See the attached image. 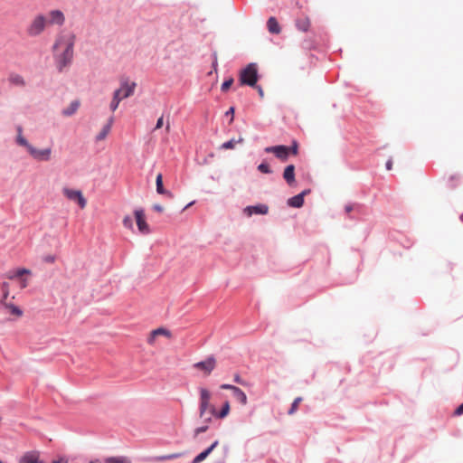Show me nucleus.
Returning <instances> with one entry per match:
<instances>
[{
  "instance_id": "30",
  "label": "nucleus",
  "mask_w": 463,
  "mask_h": 463,
  "mask_svg": "<svg viewBox=\"0 0 463 463\" xmlns=\"http://www.w3.org/2000/svg\"><path fill=\"white\" fill-rule=\"evenodd\" d=\"M257 168L263 174H270L272 172L269 165L265 162L260 163Z\"/></svg>"
},
{
  "instance_id": "31",
  "label": "nucleus",
  "mask_w": 463,
  "mask_h": 463,
  "mask_svg": "<svg viewBox=\"0 0 463 463\" xmlns=\"http://www.w3.org/2000/svg\"><path fill=\"white\" fill-rule=\"evenodd\" d=\"M153 335H165L167 337H170L171 332L169 330L165 329V328L159 327L157 329L153 330Z\"/></svg>"
},
{
  "instance_id": "40",
  "label": "nucleus",
  "mask_w": 463,
  "mask_h": 463,
  "mask_svg": "<svg viewBox=\"0 0 463 463\" xmlns=\"http://www.w3.org/2000/svg\"><path fill=\"white\" fill-rule=\"evenodd\" d=\"M109 463H125V460L123 458H109L107 460Z\"/></svg>"
},
{
  "instance_id": "60",
  "label": "nucleus",
  "mask_w": 463,
  "mask_h": 463,
  "mask_svg": "<svg viewBox=\"0 0 463 463\" xmlns=\"http://www.w3.org/2000/svg\"><path fill=\"white\" fill-rule=\"evenodd\" d=\"M37 463H44L43 461H41V460L39 459V456H38V455H37Z\"/></svg>"
},
{
  "instance_id": "50",
  "label": "nucleus",
  "mask_w": 463,
  "mask_h": 463,
  "mask_svg": "<svg viewBox=\"0 0 463 463\" xmlns=\"http://www.w3.org/2000/svg\"><path fill=\"white\" fill-rule=\"evenodd\" d=\"M7 278L10 279H17L19 278L18 276H14V271H10L7 275Z\"/></svg>"
},
{
  "instance_id": "9",
  "label": "nucleus",
  "mask_w": 463,
  "mask_h": 463,
  "mask_svg": "<svg viewBox=\"0 0 463 463\" xmlns=\"http://www.w3.org/2000/svg\"><path fill=\"white\" fill-rule=\"evenodd\" d=\"M33 159L37 161H49L52 155V149L51 147L43 148V149H37L33 146L30 147V150L28 152Z\"/></svg>"
},
{
  "instance_id": "33",
  "label": "nucleus",
  "mask_w": 463,
  "mask_h": 463,
  "mask_svg": "<svg viewBox=\"0 0 463 463\" xmlns=\"http://www.w3.org/2000/svg\"><path fill=\"white\" fill-rule=\"evenodd\" d=\"M123 225L126 228L132 230L133 229V218L129 215L125 216L123 219Z\"/></svg>"
},
{
  "instance_id": "44",
  "label": "nucleus",
  "mask_w": 463,
  "mask_h": 463,
  "mask_svg": "<svg viewBox=\"0 0 463 463\" xmlns=\"http://www.w3.org/2000/svg\"><path fill=\"white\" fill-rule=\"evenodd\" d=\"M226 116H231L232 118L231 120L232 121L233 119V115H234V108L233 107H231L225 113Z\"/></svg>"
},
{
  "instance_id": "21",
  "label": "nucleus",
  "mask_w": 463,
  "mask_h": 463,
  "mask_svg": "<svg viewBox=\"0 0 463 463\" xmlns=\"http://www.w3.org/2000/svg\"><path fill=\"white\" fill-rule=\"evenodd\" d=\"M310 22L307 17L298 18L296 20V27L301 32H307Z\"/></svg>"
},
{
  "instance_id": "20",
  "label": "nucleus",
  "mask_w": 463,
  "mask_h": 463,
  "mask_svg": "<svg viewBox=\"0 0 463 463\" xmlns=\"http://www.w3.org/2000/svg\"><path fill=\"white\" fill-rule=\"evenodd\" d=\"M183 453H173L168 455H163V456H156L150 458L148 460L151 462H161V461H166V460H172L178 458L182 457Z\"/></svg>"
},
{
  "instance_id": "22",
  "label": "nucleus",
  "mask_w": 463,
  "mask_h": 463,
  "mask_svg": "<svg viewBox=\"0 0 463 463\" xmlns=\"http://www.w3.org/2000/svg\"><path fill=\"white\" fill-rule=\"evenodd\" d=\"M244 142V139L240 137L238 139L232 138L224 143H222L220 146L221 149H233L236 144H241Z\"/></svg>"
},
{
  "instance_id": "14",
  "label": "nucleus",
  "mask_w": 463,
  "mask_h": 463,
  "mask_svg": "<svg viewBox=\"0 0 463 463\" xmlns=\"http://www.w3.org/2000/svg\"><path fill=\"white\" fill-rule=\"evenodd\" d=\"M8 81L11 85L24 88L26 85L24 77L18 73L11 72L8 77Z\"/></svg>"
},
{
  "instance_id": "55",
  "label": "nucleus",
  "mask_w": 463,
  "mask_h": 463,
  "mask_svg": "<svg viewBox=\"0 0 463 463\" xmlns=\"http://www.w3.org/2000/svg\"><path fill=\"white\" fill-rule=\"evenodd\" d=\"M211 421H212V418H211V417H208V418H205V419H204V422H205V424H207V425H208V423H210Z\"/></svg>"
},
{
  "instance_id": "3",
  "label": "nucleus",
  "mask_w": 463,
  "mask_h": 463,
  "mask_svg": "<svg viewBox=\"0 0 463 463\" xmlns=\"http://www.w3.org/2000/svg\"><path fill=\"white\" fill-rule=\"evenodd\" d=\"M136 86V82L128 83V80H121L120 88L116 90L113 93V98L109 105L110 109L115 111L122 99L132 96Z\"/></svg>"
},
{
  "instance_id": "6",
  "label": "nucleus",
  "mask_w": 463,
  "mask_h": 463,
  "mask_svg": "<svg viewBox=\"0 0 463 463\" xmlns=\"http://www.w3.org/2000/svg\"><path fill=\"white\" fill-rule=\"evenodd\" d=\"M134 214H135L138 231L142 234H149L150 228H149V225L146 222L144 210L141 208L137 209V210H135Z\"/></svg>"
},
{
  "instance_id": "13",
  "label": "nucleus",
  "mask_w": 463,
  "mask_h": 463,
  "mask_svg": "<svg viewBox=\"0 0 463 463\" xmlns=\"http://www.w3.org/2000/svg\"><path fill=\"white\" fill-rule=\"evenodd\" d=\"M283 178L288 185H292L295 183V165H288L285 167L283 172Z\"/></svg>"
},
{
  "instance_id": "15",
  "label": "nucleus",
  "mask_w": 463,
  "mask_h": 463,
  "mask_svg": "<svg viewBox=\"0 0 463 463\" xmlns=\"http://www.w3.org/2000/svg\"><path fill=\"white\" fill-rule=\"evenodd\" d=\"M290 154V148L287 146L279 145L275 146V156L285 161L288 159V156Z\"/></svg>"
},
{
  "instance_id": "28",
  "label": "nucleus",
  "mask_w": 463,
  "mask_h": 463,
  "mask_svg": "<svg viewBox=\"0 0 463 463\" xmlns=\"http://www.w3.org/2000/svg\"><path fill=\"white\" fill-rule=\"evenodd\" d=\"M2 305L5 306V308L9 309L10 313L13 315L22 316V314H23V311L20 309V307H18L17 306H14V304H6L5 302V304H2Z\"/></svg>"
},
{
  "instance_id": "19",
  "label": "nucleus",
  "mask_w": 463,
  "mask_h": 463,
  "mask_svg": "<svg viewBox=\"0 0 463 463\" xmlns=\"http://www.w3.org/2000/svg\"><path fill=\"white\" fill-rule=\"evenodd\" d=\"M80 105V103L79 100H72L67 108L62 109V115L66 117L72 116L78 110Z\"/></svg>"
},
{
  "instance_id": "27",
  "label": "nucleus",
  "mask_w": 463,
  "mask_h": 463,
  "mask_svg": "<svg viewBox=\"0 0 463 463\" xmlns=\"http://www.w3.org/2000/svg\"><path fill=\"white\" fill-rule=\"evenodd\" d=\"M1 290H2L3 296L0 300V304H5L6 298L9 295V284L7 282H3L1 285Z\"/></svg>"
},
{
  "instance_id": "58",
  "label": "nucleus",
  "mask_w": 463,
  "mask_h": 463,
  "mask_svg": "<svg viewBox=\"0 0 463 463\" xmlns=\"http://www.w3.org/2000/svg\"><path fill=\"white\" fill-rule=\"evenodd\" d=\"M215 463H225V459L224 458L220 459V460L216 461Z\"/></svg>"
},
{
  "instance_id": "8",
  "label": "nucleus",
  "mask_w": 463,
  "mask_h": 463,
  "mask_svg": "<svg viewBox=\"0 0 463 463\" xmlns=\"http://www.w3.org/2000/svg\"><path fill=\"white\" fill-rule=\"evenodd\" d=\"M216 360L213 355L208 356L205 360L197 362L194 367L204 371L206 374H210L215 368Z\"/></svg>"
},
{
  "instance_id": "43",
  "label": "nucleus",
  "mask_w": 463,
  "mask_h": 463,
  "mask_svg": "<svg viewBox=\"0 0 463 463\" xmlns=\"http://www.w3.org/2000/svg\"><path fill=\"white\" fill-rule=\"evenodd\" d=\"M55 258L52 255H47L43 258V260L48 263H52L54 261Z\"/></svg>"
},
{
  "instance_id": "54",
  "label": "nucleus",
  "mask_w": 463,
  "mask_h": 463,
  "mask_svg": "<svg viewBox=\"0 0 463 463\" xmlns=\"http://www.w3.org/2000/svg\"><path fill=\"white\" fill-rule=\"evenodd\" d=\"M310 193V189H306L304 191H302L300 194H304V196Z\"/></svg>"
},
{
  "instance_id": "26",
  "label": "nucleus",
  "mask_w": 463,
  "mask_h": 463,
  "mask_svg": "<svg viewBox=\"0 0 463 463\" xmlns=\"http://www.w3.org/2000/svg\"><path fill=\"white\" fill-rule=\"evenodd\" d=\"M111 122H112V118L109 119V122L108 124H106L102 128L101 131L98 134V136L96 137L97 140H102L107 137V135L109 134L110 128H111Z\"/></svg>"
},
{
  "instance_id": "39",
  "label": "nucleus",
  "mask_w": 463,
  "mask_h": 463,
  "mask_svg": "<svg viewBox=\"0 0 463 463\" xmlns=\"http://www.w3.org/2000/svg\"><path fill=\"white\" fill-rule=\"evenodd\" d=\"M290 148V153L293 154V155H297L298 154V142L297 141H293L292 143V146H288Z\"/></svg>"
},
{
  "instance_id": "63",
  "label": "nucleus",
  "mask_w": 463,
  "mask_h": 463,
  "mask_svg": "<svg viewBox=\"0 0 463 463\" xmlns=\"http://www.w3.org/2000/svg\"><path fill=\"white\" fill-rule=\"evenodd\" d=\"M90 463H99V460H96V461H90Z\"/></svg>"
},
{
  "instance_id": "16",
  "label": "nucleus",
  "mask_w": 463,
  "mask_h": 463,
  "mask_svg": "<svg viewBox=\"0 0 463 463\" xmlns=\"http://www.w3.org/2000/svg\"><path fill=\"white\" fill-rule=\"evenodd\" d=\"M156 192H157V194H165L168 197H173V194L171 192L165 190V187H164L162 174H158L156 175Z\"/></svg>"
},
{
  "instance_id": "42",
  "label": "nucleus",
  "mask_w": 463,
  "mask_h": 463,
  "mask_svg": "<svg viewBox=\"0 0 463 463\" xmlns=\"http://www.w3.org/2000/svg\"><path fill=\"white\" fill-rule=\"evenodd\" d=\"M454 414L457 416H460L463 414V403L460 404L454 411Z\"/></svg>"
},
{
  "instance_id": "4",
  "label": "nucleus",
  "mask_w": 463,
  "mask_h": 463,
  "mask_svg": "<svg viewBox=\"0 0 463 463\" xmlns=\"http://www.w3.org/2000/svg\"><path fill=\"white\" fill-rule=\"evenodd\" d=\"M259 80L258 66L256 63H249L242 69L239 75L241 85L255 87Z\"/></svg>"
},
{
  "instance_id": "46",
  "label": "nucleus",
  "mask_w": 463,
  "mask_h": 463,
  "mask_svg": "<svg viewBox=\"0 0 463 463\" xmlns=\"http://www.w3.org/2000/svg\"><path fill=\"white\" fill-rule=\"evenodd\" d=\"M153 210L158 212V213H161L163 212V207L160 205V204H154L153 205Z\"/></svg>"
},
{
  "instance_id": "2",
  "label": "nucleus",
  "mask_w": 463,
  "mask_h": 463,
  "mask_svg": "<svg viewBox=\"0 0 463 463\" xmlns=\"http://www.w3.org/2000/svg\"><path fill=\"white\" fill-rule=\"evenodd\" d=\"M74 39L75 36L73 34L71 35L66 42V47L64 51L61 53H56L53 56L55 65L59 72H62L63 70L70 66L72 62L74 53Z\"/></svg>"
},
{
  "instance_id": "49",
  "label": "nucleus",
  "mask_w": 463,
  "mask_h": 463,
  "mask_svg": "<svg viewBox=\"0 0 463 463\" xmlns=\"http://www.w3.org/2000/svg\"><path fill=\"white\" fill-rule=\"evenodd\" d=\"M265 151L267 153H274L275 154V146H268V147H266Z\"/></svg>"
},
{
  "instance_id": "12",
  "label": "nucleus",
  "mask_w": 463,
  "mask_h": 463,
  "mask_svg": "<svg viewBox=\"0 0 463 463\" xmlns=\"http://www.w3.org/2000/svg\"><path fill=\"white\" fill-rule=\"evenodd\" d=\"M219 441L216 439L214 440L208 448H206L204 450H203L201 453H199L192 460V463H201L203 462L212 452L213 450L218 446Z\"/></svg>"
},
{
  "instance_id": "36",
  "label": "nucleus",
  "mask_w": 463,
  "mask_h": 463,
  "mask_svg": "<svg viewBox=\"0 0 463 463\" xmlns=\"http://www.w3.org/2000/svg\"><path fill=\"white\" fill-rule=\"evenodd\" d=\"M209 429L207 424L198 427L194 430V436H197L203 432H205Z\"/></svg>"
},
{
  "instance_id": "29",
  "label": "nucleus",
  "mask_w": 463,
  "mask_h": 463,
  "mask_svg": "<svg viewBox=\"0 0 463 463\" xmlns=\"http://www.w3.org/2000/svg\"><path fill=\"white\" fill-rule=\"evenodd\" d=\"M301 401H302V398H301V397H297V398L293 401V402H292V404H291V406H290V408H289V410H288V413L289 415H292V414H294V413L297 411L298 407V404H299V402H300Z\"/></svg>"
},
{
  "instance_id": "57",
  "label": "nucleus",
  "mask_w": 463,
  "mask_h": 463,
  "mask_svg": "<svg viewBox=\"0 0 463 463\" xmlns=\"http://www.w3.org/2000/svg\"><path fill=\"white\" fill-rule=\"evenodd\" d=\"M223 449H224V453L227 454L229 451V447L226 445L223 447Z\"/></svg>"
},
{
  "instance_id": "25",
  "label": "nucleus",
  "mask_w": 463,
  "mask_h": 463,
  "mask_svg": "<svg viewBox=\"0 0 463 463\" xmlns=\"http://www.w3.org/2000/svg\"><path fill=\"white\" fill-rule=\"evenodd\" d=\"M17 130H18V133H19V134H18V136H17V137H16V143H17L18 145H20V146H22L25 147V148L27 149V151L29 152L30 147H32V145L27 141V139H26L24 137H23V136L21 135V133H22V128H21V127H19V128H17Z\"/></svg>"
},
{
  "instance_id": "24",
  "label": "nucleus",
  "mask_w": 463,
  "mask_h": 463,
  "mask_svg": "<svg viewBox=\"0 0 463 463\" xmlns=\"http://www.w3.org/2000/svg\"><path fill=\"white\" fill-rule=\"evenodd\" d=\"M232 395L242 405L247 404V396H246L245 392L239 387L237 389H234Z\"/></svg>"
},
{
  "instance_id": "61",
  "label": "nucleus",
  "mask_w": 463,
  "mask_h": 463,
  "mask_svg": "<svg viewBox=\"0 0 463 463\" xmlns=\"http://www.w3.org/2000/svg\"><path fill=\"white\" fill-rule=\"evenodd\" d=\"M213 67H215V66L217 65V61H216V59H215V60H214V61L213 62Z\"/></svg>"
},
{
  "instance_id": "48",
  "label": "nucleus",
  "mask_w": 463,
  "mask_h": 463,
  "mask_svg": "<svg viewBox=\"0 0 463 463\" xmlns=\"http://www.w3.org/2000/svg\"><path fill=\"white\" fill-rule=\"evenodd\" d=\"M385 166H386V169H387V170H391V169H392V158H390V159L386 162Z\"/></svg>"
},
{
  "instance_id": "23",
  "label": "nucleus",
  "mask_w": 463,
  "mask_h": 463,
  "mask_svg": "<svg viewBox=\"0 0 463 463\" xmlns=\"http://www.w3.org/2000/svg\"><path fill=\"white\" fill-rule=\"evenodd\" d=\"M19 463H37V452L30 451L25 453L19 460Z\"/></svg>"
},
{
  "instance_id": "62",
  "label": "nucleus",
  "mask_w": 463,
  "mask_h": 463,
  "mask_svg": "<svg viewBox=\"0 0 463 463\" xmlns=\"http://www.w3.org/2000/svg\"><path fill=\"white\" fill-rule=\"evenodd\" d=\"M169 128H170V127H169V123H167V124H166V127H165V128H166V130H167V131H169Z\"/></svg>"
},
{
  "instance_id": "59",
  "label": "nucleus",
  "mask_w": 463,
  "mask_h": 463,
  "mask_svg": "<svg viewBox=\"0 0 463 463\" xmlns=\"http://www.w3.org/2000/svg\"><path fill=\"white\" fill-rule=\"evenodd\" d=\"M455 178H458V176H457V175H452V176L450 177V181L454 180Z\"/></svg>"
},
{
  "instance_id": "38",
  "label": "nucleus",
  "mask_w": 463,
  "mask_h": 463,
  "mask_svg": "<svg viewBox=\"0 0 463 463\" xmlns=\"http://www.w3.org/2000/svg\"><path fill=\"white\" fill-rule=\"evenodd\" d=\"M220 387L222 390H230L232 392H234V389L238 388L237 386H234V385L229 384V383H222Z\"/></svg>"
},
{
  "instance_id": "32",
  "label": "nucleus",
  "mask_w": 463,
  "mask_h": 463,
  "mask_svg": "<svg viewBox=\"0 0 463 463\" xmlns=\"http://www.w3.org/2000/svg\"><path fill=\"white\" fill-rule=\"evenodd\" d=\"M232 83H233V79H232V78H230V79H228V80H225L222 82V86H221V90H222V91H223V92H224V91H227V90L231 88V86L232 85Z\"/></svg>"
},
{
  "instance_id": "64",
  "label": "nucleus",
  "mask_w": 463,
  "mask_h": 463,
  "mask_svg": "<svg viewBox=\"0 0 463 463\" xmlns=\"http://www.w3.org/2000/svg\"><path fill=\"white\" fill-rule=\"evenodd\" d=\"M0 463H3V462L0 460Z\"/></svg>"
},
{
  "instance_id": "51",
  "label": "nucleus",
  "mask_w": 463,
  "mask_h": 463,
  "mask_svg": "<svg viewBox=\"0 0 463 463\" xmlns=\"http://www.w3.org/2000/svg\"><path fill=\"white\" fill-rule=\"evenodd\" d=\"M52 463H67V460L64 458H60L58 460L52 461Z\"/></svg>"
},
{
  "instance_id": "56",
  "label": "nucleus",
  "mask_w": 463,
  "mask_h": 463,
  "mask_svg": "<svg viewBox=\"0 0 463 463\" xmlns=\"http://www.w3.org/2000/svg\"><path fill=\"white\" fill-rule=\"evenodd\" d=\"M194 202H191L189 203L187 205L184 206V210L187 209L188 207L192 206V204H194Z\"/></svg>"
},
{
  "instance_id": "1",
  "label": "nucleus",
  "mask_w": 463,
  "mask_h": 463,
  "mask_svg": "<svg viewBox=\"0 0 463 463\" xmlns=\"http://www.w3.org/2000/svg\"><path fill=\"white\" fill-rule=\"evenodd\" d=\"M211 399V393L210 392L205 388L200 389V404H199V413L200 417H203L206 413L207 410L210 411V413L218 418V419H223L225 418L230 411V403L229 402H225L220 410V411H217L214 406H210L209 402Z\"/></svg>"
},
{
  "instance_id": "11",
  "label": "nucleus",
  "mask_w": 463,
  "mask_h": 463,
  "mask_svg": "<svg viewBox=\"0 0 463 463\" xmlns=\"http://www.w3.org/2000/svg\"><path fill=\"white\" fill-rule=\"evenodd\" d=\"M64 23L65 15L61 10L55 9L49 12L47 24L62 26Z\"/></svg>"
},
{
  "instance_id": "5",
  "label": "nucleus",
  "mask_w": 463,
  "mask_h": 463,
  "mask_svg": "<svg viewBox=\"0 0 463 463\" xmlns=\"http://www.w3.org/2000/svg\"><path fill=\"white\" fill-rule=\"evenodd\" d=\"M47 18L44 14H39L34 16L26 28V33L30 37L39 36L47 26Z\"/></svg>"
},
{
  "instance_id": "10",
  "label": "nucleus",
  "mask_w": 463,
  "mask_h": 463,
  "mask_svg": "<svg viewBox=\"0 0 463 463\" xmlns=\"http://www.w3.org/2000/svg\"><path fill=\"white\" fill-rule=\"evenodd\" d=\"M63 194L68 199L77 201L80 208H84L86 206L87 202L80 191L64 188Z\"/></svg>"
},
{
  "instance_id": "35",
  "label": "nucleus",
  "mask_w": 463,
  "mask_h": 463,
  "mask_svg": "<svg viewBox=\"0 0 463 463\" xmlns=\"http://www.w3.org/2000/svg\"><path fill=\"white\" fill-rule=\"evenodd\" d=\"M65 41L64 36H60L56 39L54 44L52 45V51L55 52L57 48Z\"/></svg>"
},
{
  "instance_id": "18",
  "label": "nucleus",
  "mask_w": 463,
  "mask_h": 463,
  "mask_svg": "<svg viewBox=\"0 0 463 463\" xmlns=\"http://www.w3.org/2000/svg\"><path fill=\"white\" fill-rule=\"evenodd\" d=\"M288 204L293 208H299L304 204V194H298L288 200Z\"/></svg>"
},
{
  "instance_id": "34",
  "label": "nucleus",
  "mask_w": 463,
  "mask_h": 463,
  "mask_svg": "<svg viewBox=\"0 0 463 463\" xmlns=\"http://www.w3.org/2000/svg\"><path fill=\"white\" fill-rule=\"evenodd\" d=\"M30 273H31V271L24 268L14 270V276H18L19 278H21L22 276H24L25 274H30Z\"/></svg>"
},
{
  "instance_id": "41",
  "label": "nucleus",
  "mask_w": 463,
  "mask_h": 463,
  "mask_svg": "<svg viewBox=\"0 0 463 463\" xmlns=\"http://www.w3.org/2000/svg\"><path fill=\"white\" fill-rule=\"evenodd\" d=\"M163 125H164V118H163V117H160L156 121L155 130L161 128Z\"/></svg>"
},
{
  "instance_id": "7",
  "label": "nucleus",
  "mask_w": 463,
  "mask_h": 463,
  "mask_svg": "<svg viewBox=\"0 0 463 463\" xmlns=\"http://www.w3.org/2000/svg\"><path fill=\"white\" fill-rule=\"evenodd\" d=\"M243 214L251 217L254 214L265 215L269 213V206L265 203H258L256 205H248L243 209Z\"/></svg>"
},
{
  "instance_id": "47",
  "label": "nucleus",
  "mask_w": 463,
  "mask_h": 463,
  "mask_svg": "<svg viewBox=\"0 0 463 463\" xmlns=\"http://www.w3.org/2000/svg\"><path fill=\"white\" fill-rule=\"evenodd\" d=\"M156 336H157V335H153V331H152V332L150 333V335H149L148 339H147L148 343H149V344H153Z\"/></svg>"
},
{
  "instance_id": "37",
  "label": "nucleus",
  "mask_w": 463,
  "mask_h": 463,
  "mask_svg": "<svg viewBox=\"0 0 463 463\" xmlns=\"http://www.w3.org/2000/svg\"><path fill=\"white\" fill-rule=\"evenodd\" d=\"M233 381H234V383H236L238 384H241L243 386L247 385V383L243 379H241V377L239 374L234 375Z\"/></svg>"
},
{
  "instance_id": "45",
  "label": "nucleus",
  "mask_w": 463,
  "mask_h": 463,
  "mask_svg": "<svg viewBox=\"0 0 463 463\" xmlns=\"http://www.w3.org/2000/svg\"><path fill=\"white\" fill-rule=\"evenodd\" d=\"M254 88L258 90L259 95L262 98L264 96L262 88L257 84Z\"/></svg>"
},
{
  "instance_id": "53",
  "label": "nucleus",
  "mask_w": 463,
  "mask_h": 463,
  "mask_svg": "<svg viewBox=\"0 0 463 463\" xmlns=\"http://www.w3.org/2000/svg\"><path fill=\"white\" fill-rule=\"evenodd\" d=\"M21 286H22V288H25L27 286V283H26L25 279H22Z\"/></svg>"
},
{
  "instance_id": "52",
  "label": "nucleus",
  "mask_w": 463,
  "mask_h": 463,
  "mask_svg": "<svg viewBox=\"0 0 463 463\" xmlns=\"http://www.w3.org/2000/svg\"><path fill=\"white\" fill-rule=\"evenodd\" d=\"M352 210H353V206H352V205H346V206H345V211H346L347 213L351 212Z\"/></svg>"
},
{
  "instance_id": "17",
  "label": "nucleus",
  "mask_w": 463,
  "mask_h": 463,
  "mask_svg": "<svg viewBox=\"0 0 463 463\" xmlns=\"http://www.w3.org/2000/svg\"><path fill=\"white\" fill-rule=\"evenodd\" d=\"M267 27L270 33L279 34L281 31L277 19L273 16L269 17L267 22Z\"/></svg>"
}]
</instances>
